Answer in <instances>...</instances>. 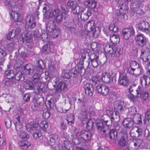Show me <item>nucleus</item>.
<instances>
[{"mask_svg": "<svg viewBox=\"0 0 150 150\" xmlns=\"http://www.w3.org/2000/svg\"><path fill=\"white\" fill-rule=\"evenodd\" d=\"M50 8L48 5L44 4L43 8L44 15L48 18H52L58 23H62L63 21V15L59 9L56 8L49 11Z\"/></svg>", "mask_w": 150, "mask_h": 150, "instance_id": "1", "label": "nucleus"}, {"mask_svg": "<svg viewBox=\"0 0 150 150\" xmlns=\"http://www.w3.org/2000/svg\"><path fill=\"white\" fill-rule=\"evenodd\" d=\"M25 88L27 89H34L35 93L39 94L44 92V84L42 83H39L38 85L35 84L34 86L33 83L30 81H27L24 84Z\"/></svg>", "mask_w": 150, "mask_h": 150, "instance_id": "2", "label": "nucleus"}, {"mask_svg": "<svg viewBox=\"0 0 150 150\" xmlns=\"http://www.w3.org/2000/svg\"><path fill=\"white\" fill-rule=\"evenodd\" d=\"M19 113L20 115L15 118L13 121L16 130L18 132H19L23 129V124L24 121L23 117L22 115L23 114V112L21 110H20L18 111V114L19 115Z\"/></svg>", "mask_w": 150, "mask_h": 150, "instance_id": "3", "label": "nucleus"}, {"mask_svg": "<svg viewBox=\"0 0 150 150\" xmlns=\"http://www.w3.org/2000/svg\"><path fill=\"white\" fill-rule=\"evenodd\" d=\"M111 125V122H108L107 120L104 119L97 123L96 127L98 131L101 134H104L107 131L108 126Z\"/></svg>", "mask_w": 150, "mask_h": 150, "instance_id": "4", "label": "nucleus"}, {"mask_svg": "<svg viewBox=\"0 0 150 150\" xmlns=\"http://www.w3.org/2000/svg\"><path fill=\"white\" fill-rule=\"evenodd\" d=\"M134 40L137 45L139 47H142L146 45L148 39L144 34L139 33L135 36Z\"/></svg>", "mask_w": 150, "mask_h": 150, "instance_id": "5", "label": "nucleus"}, {"mask_svg": "<svg viewBox=\"0 0 150 150\" xmlns=\"http://www.w3.org/2000/svg\"><path fill=\"white\" fill-rule=\"evenodd\" d=\"M57 81H55V84H53V88H51L52 90L54 89V93L55 94L61 93L62 91L66 92L68 89L67 85L64 83L60 82L58 84Z\"/></svg>", "mask_w": 150, "mask_h": 150, "instance_id": "6", "label": "nucleus"}, {"mask_svg": "<svg viewBox=\"0 0 150 150\" xmlns=\"http://www.w3.org/2000/svg\"><path fill=\"white\" fill-rule=\"evenodd\" d=\"M106 112L108 114L109 113L110 115V117H108V120H106L108 121V122H111V125L112 122H118L119 121L120 117L119 114L117 112L115 111L114 113L112 111V109H110V110H107Z\"/></svg>", "mask_w": 150, "mask_h": 150, "instance_id": "7", "label": "nucleus"}, {"mask_svg": "<svg viewBox=\"0 0 150 150\" xmlns=\"http://www.w3.org/2000/svg\"><path fill=\"white\" fill-rule=\"evenodd\" d=\"M25 28L28 31H30L32 29L34 28L35 27L36 22L33 17L28 16L25 19Z\"/></svg>", "mask_w": 150, "mask_h": 150, "instance_id": "8", "label": "nucleus"}, {"mask_svg": "<svg viewBox=\"0 0 150 150\" xmlns=\"http://www.w3.org/2000/svg\"><path fill=\"white\" fill-rule=\"evenodd\" d=\"M107 131H106L104 133L106 138L108 139L115 141L117 138V132L114 129L109 130V128L107 129Z\"/></svg>", "mask_w": 150, "mask_h": 150, "instance_id": "9", "label": "nucleus"}, {"mask_svg": "<svg viewBox=\"0 0 150 150\" xmlns=\"http://www.w3.org/2000/svg\"><path fill=\"white\" fill-rule=\"evenodd\" d=\"M143 131L141 128L136 127L132 128L130 132V135L132 138H142L143 135Z\"/></svg>", "mask_w": 150, "mask_h": 150, "instance_id": "10", "label": "nucleus"}, {"mask_svg": "<svg viewBox=\"0 0 150 150\" xmlns=\"http://www.w3.org/2000/svg\"><path fill=\"white\" fill-rule=\"evenodd\" d=\"M135 32L134 28L131 27L123 30L122 35L126 40L129 39L131 36L134 35Z\"/></svg>", "mask_w": 150, "mask_h": 150, "instance_id": "11", "label": "nucleus"}, {"mask_svg": "<svg viewBox=\"0 0 150 150\" xmlns=\"http://www.w3.org/2000/svg\"><path fill=\"white\" fill-rule=\"evenodd\" d=\"M96 91L102 95L106 96L108 93L109 88L107 86L99 84L96 86Z\"/></svg>", "mask_w": 150, "mask_h": 150, "instance_id": "12", "label": "nucleus"}, {"mask_svg": "<svg viewBox=\"0 0 150 150\" xmlns=\"http://www.w3.org/2000/svg\"><path fill=\"white\" fill-rule=\"evenodd\" d=\"M67 4L68 6L71 8L73 13L79 14L80 12V8L76 2L69 0Z\"/></svg>", "mask_w": 150, "mask_h": 150, "instance_id": "13", "label": "nucleus"}, {"mask_svg": "<svg viewBox=\"0 0 150 150\" xmlns=\"http://www.w3.org/2000/svg\"><path fill=\"white\" fill-rule=\"evenodd\" d=\"M22 71L25 74L31 75L34 73L35 69L33 66L29 64L24 67Z\"/></svg>", "mask_w": 150, "mask_h": 150, "instance_id": "14", "label": "nucleus"}, {"mask_svg": "<svg viewBox=\"0 0 150 150\" xmlns=\"http://www.w3.org/2000/svg\"><path fill=\"white\" fill-rule=\"evenodd\" d=\"M118 83L120 85L124 86H127L128 84V81L127 78V75L125 74L120 73Z\"/></svg>", "mask_w": 150, "mask_h": 150, "instance_id": "15", "label": "nucleus"}, {"mask_svg": "<svg viewBox=\"0 0 150 150\" xmlns=\"http://www.w3.org/2000/svg\"><path fill=\"white\" fill-rule=\"evenodd\" d=\"M83 88L86 95L90 96H92L94 92V88L91 84L88 83H87L85 84L84 83Z\"/></svg>", "mask_w": 150, "mask_h": 150, "instance_id": "16", "label": "nucleus"}, {"mask_svg": "<svg viewBox=\"0 0 150 150\" xmlns=\"http://www.w3.org/2000/svg\"><path fill=\"white\" fill-rule=\"evenodd\" d=\"M123 130H121L120 132L122 133L121 135V138L119 140L118 144L122 147L125 145V143L128 137V135L126 131H123Z\"/></svg>", "mask_w": 150, "mask_h": 150, "instance_id": "17", "label": "nucleus"}, {"mask_svg": "<svg viewBox=\"0 0 150 150\" xmlns=\"http://www.w3.org/2000/svg\"><path fill=\"white\" fill-rule=\"evenodd\" d=\"M123 4V1L121 0H118L117 3L115 8V13L117 16H118L121 15L124 16L125 15V14L122 13V9Z\"/></svg>", "mask_w": 150, "mask_h": 150, "instance_id": "18", "label": "nucleus"}, {"mask_svg": "<svg viewBox=\"0 0 150 150\" xmlns=\"http://www.w3.org/2000/svg\"><path fill=\"white\" fill-rule=\"evenodd\" d=\"M149 25L148 23L143 21L139 22V29L141 31L147 33L149 31Z\"/></svg>", "mask_w": 150, "mask_h": 150, "instance_id": "19", "label": "nucleus"}, {"mask_svg": "<svg viewBox=\"0 0 150 150\" xmlns=\"http://www.w3.org/2000/svg\"><path fill=\"white\" fill-rule=\"evenodd\" d=\"M21 29L20 28H16L13 29L8 34L7 38L9 40H10L11 38L13 39L16 36L18 35L20 33Z\"/></svg>", "mask_w": 150, "mask_h": 150, "instance_id": "20", "label": "nucleus"}, {"mask_svg": "<svg viewBox=\"0 0 150 150\" xmlns=\"http://www.w3.org/2000/svg\"><path fill=\"white\" fill-rule=\"evenodd\" d=\"M125 128L130 129L133 127L134 123L131 117H127L124 119L122 122Z\"/></svg>", "mask_w": 150, "mask_h": 150, "instance_id": "21", "label": "nucleus"}, {"mask_svg": "<svg viewBox=\"0 0 150 150\" xmlns=\"http://www.w3.org/2000/svg\"><path fill=\"white\" fill-rule=\"evenodd\" d=\"M112 73L105 72L103 73L102 75V80L105 83H108L110 81V78L112 77Z\"/></svg>", "mask_w": 150, "mask_h": 150, "instance_id": "22", "label": "nucleus"}, {"mask_svg": "<svg viewBox=\"0 0 150 150\" xmlns=\"http://www.w3.org/2000/svg\"><path fill=\"white\" fill-rule=\"evenodd\" d=\"M140 82L141 86L149 85L150 84V77L146 75H144L140 79Z\"/></svg>", "mask_w": 150, "mask_h": 150, "instance_id": "23", "label": "nucleus"}, {"mask_svg": "<svg viewBox=\"0 0 150 150\" xmlns=\"http://www.w3.org/2000/svg\"><path fill=\"white\" fill-rule=\"evenodd\" d=\"M18 145L23 150H26L30 145V144L26 140H21L18 142Z\"/></svg>", "mask_w": 150, "mask_h": 150, "instance_id": "24", "label": "nucleus"}, {"mask_svg": "<svg viewBox=\"0 0 150 150\" xmlns=\"http://www.w3.org/2000/svg\"><path fill=\"white\" fill-rule=\"evenodd\" d=\"M94 23V21L93 20L88 21L84 25V28L88 32H91L95 28Z\"/></svg>", "mask_w": 150, "mask_h": 150, "instance_id": "25", "label": "nucleus"}, {"mask_svg": "<svg viewBox=\"0 0 150 150\" xmlns=\"http://www.w3.org/2000/svg\"><path fill=\"white\" fill-rule=\"evenodd\" d=\"M81 15L80 17L81 19L84 21L87 20L89 17L91 15V11L90 10H88L87 11H85L80 10Z\"/></svg>", "mask_w": 150, "mask_h": 150, "instance_id": "26", "label": "nucleus"}, {"mask_svg": "<svg viewBox=\"0 0 150 150\" xmlns=\"http://www.w3.org/2000/svg\"><path fill=\"white\" fill-rule=\"evenodd\" d=\"M37 125L36 124H34L33 122H30L27 124L26 127L28 131L32 132L37 129Z\"/></svg>", "mask_w": 150, "mask_h": 150, "instance_id": "27", "label": "nucleus"}, {"mask_svg": "<svg viewBox=\"0 0 150 150\" xmlns=\"http://www.w3.org/2000/svg\"><path fill=\"white\" fill-rule=\"evenodd\" d=\"M63 25L65 26L67 30L72 31H74L75 30L76 25L75 24L71 22H65L63 23Z\"/></svg>", "mask_w": 150, "mask_h": 150, "instance_id": "28", "label": "nucleus"}, {"mask_svg": "<svg viewBox=\"0 0 150 150\" xmlns=\"http://www.w3.org/2000/svg\"><path fill=\"white\" fill-rule=\"evenodd\" d=\"M49 137V144L52 146L54 145L58 138V135L56 134H52L50 135Z\"/></svg>", "mask_w": 150, "mask_h": 150, "instance_id": "29", "label": "nucleus"}, {"mask_svg": "<svg viewBox=\"0 0 150 150\" xmlns=\"http://www.w3.org/2000/svg\"><path fill=\"white\" fill-rule=\"evenodd\" d=\"M114 110L115 111L116 110L117 112H121L124 109L125 106L124 103L123 102H118L117 103H115L114 104Z\"/></svg>", "mask_w": 150, "mask_h": 150, "instance_id": "30", "label": "nucleus"}, {"mask_svg": "<svg viewBox=\"0 0 150 150\" xmlns=\"http://www.w3.org/2000/svg\"><path fill=\"white\" fill-rule=\"evenodd\" d=\"M110 40L111 43L113 45L117 44L120 41L119 36L115 34L110 35Z\"/></svg>", "mask_w": 150, "mask_h": 150, "instance_id": "31", "label": "nucleus"}, {"mask_svg": "<svg viewBox=\"0 0 150 150\" xmlns=\"http://www.w3.org/2000/svg\"><path fill=\"white\" fill-rule=\"evenodd\" d=\"M79 117L83 120L87 118V114L86 112L85 107V106H82L81 107V111L79 113Z\"/></svg>", "mask_w": 150, "mask_h": 150, "instance_id": "32", "label": "nucleus"}, {"mask_svg": "<svg viewBox=\"0 0 150 150\" xmlns=\"http://www.w3.org/2000/svg\"><path fill=\"white\" fill-rule=\"evenodd\" d=\"M5 4L7 8L10 9L14 7L16 5V3L14 0H6Z\"/></svg>", "mask_w": 150, "mask_h": 150, "instance_id": "33", "label": "nucleus"}, {"mask_svg": "<svg viewBox=\"0 0 150 150\" xmlns=\"http://www.w3.org/2000/svg\"><path fill=\"white\" fill-rule=\"evenodd\" d=\"M132 121L133 123L139 124L142 122L141 116L140 114H137L133 116Z\"/></svg>", "mask_w": 150, "mask_h": 150, "instance_id": "34", "label": "nucleus"}, {"mask_svg": "<svg viewBox=\"0 0 150 150\" xmlns=\"http://www.w3.org/2000/svg\"><path fill=\"white\" fill-rule=\"evenodd\" d=\"M130 67H131L132 69H134L135 70L136 68L139 71V74H141L142 69L139 67V64L135 61H132L130 63Z\"/></svg>", "mask_w": 150, "mask_h": 150, "instance_id": "35", "label": "nucleus"}, {"mask_svg": "<svg viewBox=\"0 0 150 150\" xmlns=\"http://www.w3.org/2000/svg\"><path fill=\"white\" fill-rule=\"evenodd\" d=\"M40 73H35L31 78V80L33 83L38 85V82L40 79Z\"/></svg>", "mask_w": 150, "mask_h": 150, "instance_id": "36", "label": "nucleus"}, {"mask_svg": "<svg viewBox=\"0 0 150 150\" xmlns=\"http://www.w3.org/2000/svg\"><path fill=\"white\" fill-rule=\"evenodd\" d=\"M14 80H15L18 81H23L24 79V78L22 72L19 71L14 74Z\"/></svg>", "mask_w": 150, "mask_h": 150, "instance_id": "37", "label": "nucleus"}, {"mask_svg": "<svg viewBox=\"0 0 150 150\" xmlns=\"http://www.w3.org/2000/svg\"><path fill=\"white\" fill-rule=\"evenodd\" d=\"M137 110L135 106H132L128 108V112L127 115L130 116H134L137 114Z\"/></svg>", "mask_w": 150, "mask_h": 150, "instance_id": "38", "label": "nucleus"}, {"mask_svg": "<svg viewBox=\"0 0 150 150\" xmlns=\"http://www.w3.org/2000/svg\"><path fill=\"white\" fill-rule=\"evenodd\" d=\"M19 136L21 139H28L29 138V135L25 131H23V129L19 132H17Z\"/></svg>", "mask_w": 150, "mask_h": 150, "instance_id": "39", "label": "nucleus"}, {"mask_svg": "<svg viewBox=\"0 0 150 150\" xmlns=\"http://www.w3.org/2000/svg\"><path fill=\"white\" fill-rule=\"evenodd\" d=\"M113 52L112 53V55L113 54L116 57H118L122 53V51L121 49L117 46H115V48H114Z\"/></svg>", "mask_w": 150, "mask_h": 150, "instance_id": "40", "label": "nucleus"}, {"mask_svg": "<svg viewBox=\"0 0 150 150\" xmlns=\"http://www.w3.org/2000/svg\"><path fill=\"white\" fill-rule=\"evenodd\" d=\"M42 65H43V62L42 60H38L37 62L36 68L37 71L41 72L43 71V68Z\"/></svg>", "mask_w": 150, "mask_h": 150, "instance_id": "41", "label": "nucleus"}, {"mask_svg": "<svg viewBox=\"0 0 150 150\" xmlns=\"http://www.w3.org/2000/svg\"><path fill=\"white\" fill-rule=\"evenodd\" d=\"M24 39L27 42L30 43L32 41V35L31 32H28L24 35Z\"/></svg>", "mask_w": 150, "mask_h": 150, "instance_id": "42", "label": "nucleus"}, {"mask_svg": "<svg viewBox=\"0 0 150 150\" xmlns=\"http://www.w3.org/2000/svg\"><path fill=\"white\" fill-rule=\"evenodd\" d=\"M115 45L112 46V47H110V45L106 46L104 48V50L105 52L107 53H109L110 54L112 55L114 50V48H115Z\"/></svg>", "mask_w": 150, "mask_h": 150, "instance_id": "43", "label": "nucleus"}, {"mask_svg": "<svg viewBox=\"0 0 150 150\" xmlns=\"http://www.w3.org/2000/svg\"><path fill=\"white\" fill-rule=\"evenodd\" d=\"M93 36L95 38H97L99 35L100 30L99 28H95L92 31Z\"/></svg>", "mask_w": 150, "mask_h": 150, "instance_id": "44", "label": "nucleus"}, {"mask_svg": "<svg viewBox=\"0 0 150 150\" xmlns=\"http://www.w3.org/2000/svg\"><path fill=\"white\" fill-rule=\"evenodd\" d=\"M109 30L114 32H117L118 31V28L116 25V23H113L110 25L109 27Z\"/></svg>", "mask_w": 150, "mask_h": 150, "instance_id": "45", "label": "nucleus"}, {"mask_svg": "<svg viewBox=\"0 0 150 150\" xmlns=\"http://www.w3.org/2000/svg\"><path fill=\"white\" fill-rule=\"evenodd\" d=\"M42 51L45 54H47L50 51V45L46 44L42 48Z\"/></svg>", "mask_w": 150, "mask_h": 150, "instance_id": "46", "label": "nucleus"}, {"mask_svg": "<svg viewBox=\"0 0 150 150\" xmlns=\"http://www.w3.org/2000/svg\"><path fill=\"white\" fill-rule=\"evenodd\" d=\"M61 76L64 79H69L71 77V74H70L69 71H62Z\"/></svg>", "mask_w": 150, "mask_h": 150, "instance_id": "47", "label": "nucleus"}, {"mask_svg": "<svg viewBox=\"0 0 150 150\" xmlns=\"http://www.w3.org/2000/svg\"><path fill=\"white\" fill-rule=\"evenodd\" d=\"M5 74L8 79H14V74L13 71L10 70H8L6 71Z\"/></svg>", "mask_w": 150, "mask_h": 150, "instance_id": "48", "label": "nucleus"}, {"mask_svg": "<svg viewBox=\"0 0 150 150\" xmlns=\"http://www.w3.org/2000/svg\"><path fill=\"white\" fill-rule=\"evenodd\" d=\"M40 126L43 131H45L48 128V123L47 122L42 121L40 122Z\"/></svg>", "mask_w": 150, "mask_h": 150, "instance_id": "49", "label": "nucleus"}, {"mask_svg": "<svg viewBox=\"0 0 150 150\" xmlns=\"http://www.w3.org/2000/svg\"><path fill=\"white\" fill-rule=\"evenodd\" d=\"M5 85L7 86H11L16 83L14 79H8L5 81Z\"/></svg>", "mask_w": 150, "mask_h": 150, "instance_id": "50", "label": "nucleus"}, {"mask_svg": "<svg viewBox=\"0 0 150 150\" xmlns=\"http://www.w3.org/2000/svg\"><path fill=\"white\" fill-rule=\"evenodd\" d=\"M137 94L136 96L137 97H139L141 96L143 92L144 91L143 90V88L141 86H139L137 89L136 90Z\"/></svg>", "mask_w": 150, "mask_h": 150, "instance_id": "51", "label": "nucleus"}, {"mask_svg": "<svg viewBox=\"0 0 150 150\" xmlns=\"http://www.w3.org/2000/svg\"><path fill=\"white\" fill-rule=\"evenodd\" d=\"M69 72L70 74H71V77L72 76L74 78H75L78 75V72L75 68H72Z\"/></svg>", "mask_w": 150, "mask_h": 150, "instance_id": "52", "label": "nucleus"}, {"mask_svg": "<svg viewBox=\"0 0 150 150\" xmlns=\"http://www.w3.org/2000/svg\"><path fill=\"white\" fill-rule=\"evenodd\" d=\"M4 121L6 127L7 128H10L11 125V119L9 117H7L5 118Z\"/></svg>", "mask_w": 150, "mask_h": 150, "instance_id": "53", "label": "nucleus"}, {"mask_svg": "<svg viewBox=\"0 0 150 150\" xmlns=\"http://www.w3.org/2000/svg\"><path fill=\"white\" fill-rule=\"evenodd\" d=\"M143 137H144L148 140L150 141V132L149 130L147 129H145L144 131H143Z\"/></svg>", "mask_w": 150, "mask_h": 150, "instance_id": "54", "label": "nucleus"}, {"mask_svg": "<svg viewBox=\"0 0 150 150\" xmlns=\"http://www.w3.org/2000/svg\"><path fill=\"white\" fill-rule=\"evenodd\" d=\"M96 4V2L93 0H90L88 2V6L91 8H95Z\"/></svg>", "mask_w": 150, "mask_h": 150, "instance_id": "55", "label": "nucleus"}, {"mask_svg": "<svg viewBox=\"0 0 150 150\" xmlns=\"http://www.w3.org/2000/svg\"><path fill=\"white\" fill-rule=\"evenodd\" d=\"M74 115L72 114H70L69 116L68 117L67 120L68 124L71 125L72 123H74V122L73 121L74 120Z\"/></svg>", "mask_w": 150, "mask_h": 150, "instance_id": "56", "label": "nucleus"}, {"mask_svg": "<svg viewBox=\"0 0 150 150\" xmlns=\"http://www.w3.org/2000/svg\"><path fill=\"white\" fill-rule=\"evenodd\" d=\"M40 76L42 77L41 78H44L45 80H47L48 78L50 77L49 73L48 71L44 72L40 74Z\"/></svg>", "mask_w": 150, "mask_h": 150, "instance_id": "57", "label": "nucleus"}, {"mask_svg": "<svg viewBox=\"0 0 150 150\" xmlns=\"http://www.w3.org/2000/svg\"><path fill=\"white\" fill-rule=\"evenodd\" d=\"M18 52L23 57L27 55L26 53L25 52L24 49L23 47H21L19 48Z\"/></svg>", "mask_w": 150, "mask_h": 150, "instance_id": "58", "label": "nucleus"}, {"mask_svg": "<svg viewBox=\"0 0 150 150\" xmlns=\"http://www.w3.org/2000/svg\"><path fill=\"white\" fill-rule=\"evenodd\" d=\"M41 136V132L37 129L35 130V132L33 134L34 138L35 139H38Z\"/></svg>", "mask_w": 150, "mask_h": 150, "instance_id": "59", "label": "nucleus"}, {"mask_svg": "<svg viewBox=\"0 0 150 150\" xmlns=\"http://www.w3.org/2000/svg\"><path fill=\"white\" fill-rule=\"evenodd\" d=\"M135 70V69H133L131 68V67H129L127 69V73L132 74L134 75H137L140 74L139 72L138 73H134V71Z\"/></svg>", "mask_w": 150, "mask_h": 150, "instance_id": "60", "label": "nucleus"}, {"mask_svg": "<svg viewBox=\"0 0 150 150\" xmlns=\"http://www.w3.org/2000/svg\"><path fill=\"white\" fill-rule=\"evenodd\" d=\"M145 115V119L150 123V110H148L146 112Z\"/></svg>", "mask_w": 150, "mask_h": 150, "instance_id": "61", "label": "nucleus"}, {"mask_svg": "<svg viewBox=\"0 0 150 150\" xmlns=\"http://www.w3.org/2000/svg\"><path fill=\"white\" fill-rule=\"evenodd\" d=\"M30 95L28 93H26L23 96V100L24 103L28 102L30 100Z\"/></svg>", "mask_w": 150, "mask_h": 150, "instance_id": "62", "label": "nucleus"}, {"mask_svg": "<svg viewBox=\"0 0 150 150\" xmlns=\"http://www.w3.org/2000/svg\"><path fill=\"white\" fill-rule=\"evenodd\" d=\"M42 116L44 119H47L50 117V113L47 111L44 110L43 111Z\"/></svg>", "mask_w": 150, "mask_h": 150, "instance_id": "63", "label": "nucleus"}, {"mask_svg": "<svg viewBox=\"0 0 150 150\" xmlns=\"http://www.w3.org/2000/svg\"><path fill=\"white\" fill-rule=\"evenodd\" d=\"M130 145V146H131V148H134L133 149V150H135L139 146L140 144L137 142H132L131 143Z\"/></svg>", "mask_w": 150, "mask_h": 150, "instance_id": "64", "label": "nucleus"}]
</instances>
